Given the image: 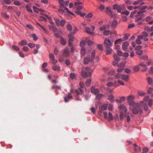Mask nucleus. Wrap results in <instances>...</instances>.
I'll use <instances>...</instances> for the list:
<instances>
[{
    "label": "nucleus",
    "mask_w": 153,
    "mask_h": 153,
    "mask_svg": "<svg viewBox=\"0 0 153 153\" xmlns=\"http://www.w3.org/2000/svg\"><path fill=\"white\" fill-rule=\"evenodd\" d=\"M59 4V7L60 8H64L65 10H66V12L69 14H70L74 16V14L70 11L68 8L67 7L69 4V1H65V0H58Z\"/></svg>",
    "instance_id": "nucleus-1"
},
{
    "label": "nucleus",
    "mask_w": 153,
    "mask_h": 153,
    "mask_svg": "<svg viewBox=\"0 0 153 153\" xmlns=\"http://www.w3.org/2000/svg\"><path fill=\"white\" fill-rule=\"evenodd\" d=\"M119 112L120 113V118L121 120L124 119L125 115L127 114V108L125 106L123 105H121L118 106Z\"/></svg>",
    "instance_id": "nucleus-2"
},
{
    "label": "nucleus",
    "mask_w": 153,
    "mask_h": 153,
    "mask_svg": "<svg viewBox=\"0 0 153 153\" xmlns=\"http://www.w3.org/2000/svg\"><path fill=\"white\" fill-rule=\"evenodd\" d=\"M144 12H145V11L143 10L138 11L135 10L131 12L130 14V16L131 18L135 16L137 19H142L143 13Z\"/></svg>",
    "instance_id": "nucleus-3"
},
{
    "label": "nucleus",
    "mask_w": 153,
    "mask_h": 153,
    "mask_svg": "<svg viewBox=\"0 0 153 153\" xmlns=\"http://www.w3.org/2000/svg\"><path fill=\"white\" fill-rule=\"evenodd\" d=\"M105 13L110 17H113L114 18H117V15L115 14H113L112 10H111V8L107 6L105 8Z\"/></svg>",
    "instance_id": "nucleus-4"
},
{
    "label": "nucleus",
    "mask_w": 153,
    "mask_h": 153,
    "mask_svg": "<svg viewBox=\"0 0 153 153\" xmlns=\"http://www.w3.org/2000/svg\"><path fill=\"white\" fill-rule=\"evenodd\" d=\"M85 69L88 73V74L85 71H82V76L85 78H86L87 76H90L91 75V74L93 72L92 70L89 67H86Z\"/></svg>",
    "instance_id": "nucleus-5"
},
{
    "label": "nucleus",
    "mask_w": 153,
    "mask_h": 153,
    "mask_svg": "<svg viewBox=\"0 0 153 153\" xmlns=\"http://www.w3.org/2000/svg\"><path fill=\"white\" fill-rule=\"evenodd\" d=\"M126 8L125 6L123 4L118 5L117 4H115L113 6V9L115 10H117L118 13H120L122 9Z\"/></svg>",
    "instance_id": "nucleus-6"
},
{
    "label": "nucleus",
    "mask_w": 153,
    "mask_h": 153,
    "mask_svg": "<svg viewBox=\"0 0 153 153\" xmlns=\"http://www.w3.org/2000/svg\"><path fill=\"white\" fill-rule=\"evenodd\" d=\"M104 44L105 48H108L112 46L113 44L112 42L110 39L106 38L104 39Z\"/></svg>",
    "instance_id": "nucleus-7"
},
{
    "label": "nucleus",
    "mask_w": 153,
    "mask_h": 153,
    "mask_svg": "<svg viewBox=\"0 0 153 153\" xmlns=\"http://www.w3.org/2000/svg\"><path fill=\"white\" fill-rule=\"evenodd\" d=\"M103 115L104 118L108 119L109 121L112 120L114 119L113 115L111 112H109L108 114L106 112L104 111L103 112Z\"/></svg>",
    "instance_id": "nucleus-8"
},
{
    "label": "nucleus",
    "mask_w": 153,
    "mask_h": 153,
    "mask_svg": "<svg viewBox=\"0 0 153 153\" xmlns=\"http://www.w3.org/2000/svg\"><path fill=\"white\" fill-rule=\"evenodd\" d=\"M95 27L94 26H92L90 28L89 27H85L84 29L85 32L91 35H92L93 34V32L94 30Z\"/></svg>",
    "instance_id": "nucleus-9"
},
{
    "label": "nucleus",
    "mask_w": 153,
    "mask_h": 153,
    "mask_svg": "<svg viewBox=\"0 0 153 153\" xmlns=\"http://www.w3.org/2000/svg\"><path fill=\"white\" fill-rule=\"evenodd\" d=\"M108 108V104H102L101 106L99 107V113H103L104 110H106Z\"/></svg>",
    "instance_id": "nucleus-10"
},
{
    "label": "nucleus",
    "mask_w": 153,
    "mask_h": 153,
    "mask_svg": "<svg viewBox=\"0 0 153 153\" xmlns=\"http://www.w3.org/2000/svg\"><path fill=\"white\" fill-rule=\"evenodd\" d=\"M142 46L141 45H138L136 47L135 50L136 51V53L138 55L142 54L143 53V51L141 50Z\"/></svg>",
    "instance_id": "nucleus-11"
},
{
    "label": "nucleus",
    "mask_w": 153,
    "mask_h": 153,
    "mask_svg": "<svg viewBox=\"0 0 153 153\" xmlns=\"http://www.w3.org/2000/svg\"><path fill=\"white\" fill-rule=\"evenodd\" d=\"M107 85L108 87L114 86L116 88L119 86V85L116 81H115L114 83L111 82H108L107 84Z\"/></svg>",
    "instance_id": "nucleus-12"
},
{
    "label": "nucleus",
    "mask_w": 153,
    "mask_h": 153,
    "mask_svg": "<svg viewBox=\"0 0 153 153\" xmlns=\"http://www.w3.org/2000/svg\"><path fill=\"white\" fill-rule=\"evenodd\" d=\"M54 20L56 24L58 26H63L65 23V21L64 20L60 21L57 19H54Z\"/></svg>",
    "instance_id": "nucleus-13"
},
{
    "label": "nucleus",
    "mask_w": 153,
    "mask_h": 153,
    "mask_svg": "<svg viewBox=\"0 0 153 153\" xmlns=\"http://www.w3.org/2000/svg\"><path fill=\"white\" fill-rule=\"evenodd\" d=\"M32 7V4L31 3L26 4L25 6V8L27 11L30 13H33Z\"/></svg>",
    "instance_id": "nucleus-14"
},
{
    "label": "nucleus",
    "mask_w": 153,
    "mask_h": 153,
    "mask_svg": "<svg viewBox=\"0 0 153 153\" xmlns=\"http://www.w3.org/2000/svg\"><path fill=\"white\" fill-rule=\"evenodd\" d=\"M91 91L93 94H97L99 93V90L98 89L92 86L91 88Z\"/></svg>",
    "instance_id": "nucleus-15"
},
{
    "label": "nucleus",
    "mask_w": 153,
    "mask_h": 153,
    "mask_svg": "<svg viewBox=\"0 0 153 153\" xmlns=\"http://www.w3.org/2000/svg\"><path fill=\"white\" fill-rule=\"evenodd\" d=\"M148 36V33L146 32H144L142 33L141 35L139 36H141L142 37V39H143L145 41H147L148 40V39L147 37Z\"/></svg>",
    "instance_id": "nucleus-16"
},
{
    "label": "nucleus",
    "mask_w": 153,
    "mask_h": 153,
    "mask_svg": "<svg viewBox=\"0 0 153 153\" xmlns=\"http://www.w3.org/2000/svg\"><path fill=\"white\" fill-rule=\"evenodd\" d=\"M49 58L53 64H56L57 62L56 60L55 59L54 56L52 53L49 54Z\"/></svg>",
    "instance_id": "nucleus-17"
},
{
    "label": "nucleus",
    "mask_w": 153,
    "mask_h": 153,
    "mask_svg": "<svg viewBox=\"0 0 153 153\" xmlns=\"http://www.w3.org/2000/svg\"><path fill=\"white\" fill-rule=\"evenodd\" d=\"M72 98V96L71 94H68L67 95L64 97V100L65 102H68Z\"/></svg>",
    "instance_id": "nucleus-18"
},
{
    "label": "nucleus",
    "mask_w": 153,
    "mask_h": 153,
    "mask_svg": "<svg viewBox=\"0 0 153 153\" xmlns=\"http://www.w3.org/2000/svg\"><path fill=\"white\" fill-rule=\"evenodd\" d=\"M127 100L128 102H130L134 100L135 97L133 95H129L127 97Z\"/></svg>",
    "instance_id": "nucleus-19"
},
{
    "label": "nucleus",
    "mask_w": 153,
    "mask_h": 153,
    "mask_svg": "<svg viewBox=\"0 0 153 153\" xmlns=\"http://www.w3.org/2000/svg\"><path fill=\"white\" fill-rule=\"evenodd\" d=\"M27 45L31 48H33L36 47V48L39 49L40 47L39 45H35V44L33 43H29L27 44Z\"/></svg>",
    "instance_id": "nucleus-20"
},
{
    "label": "nucleus",
    "mask_w": 153,
    "mask_h": 153,
    "mask_svg": "<svg viewBox=\"0 0 153 153\" xmlns=\"http://www.w3.org/2000/svg\"><path fill=\"white\" fill-rule=\"evenodd\" d=\"M129 45V43L128 42H125L122 44V48L123 50H126L128 48V47Z\"/></svg>",
    "instance_id": "nucleus-21"
},
{
    "label": "nucleus",
    "mask_w": 153,
    "mask_h": 153,
    "mask_svg": "<svg viewBox=\"0 0 153 153\" xmlns=\"http://www.w3.org/2000/svg\"><path fill=\"white\" fill-rule=\"evenodd\" d=\"M110 47L105 48V51L107 55L111 54L112 52V50Z\"/></svg>",
    "instance_id": "nucleus-22"
},
{
    "label": "nucleus",
    "mask_w": 153,
    "mask_h": 153,
    "mask_svg": "<svg viewBox=\"0 0 153 153\" xmlns=\"http://www.w3.org/2000/svg\"><path fill=\"white\" fill-rule=\"evenodd\" d=\"M132 111L133 113L134 114H137L139 112L141 113L142 112V110H140L138 107L134 108L133 109Z\"/></svg>",
    "instance_id": "nucleus-23"
},
{
    "label": "nucleus",
    "mask_w": 153,
    "mask_h": 153,
    "mask_svg": "<svg viewBox=\"0 0 153 153\" xmlns=\"http://www.w3.org/2000/svg\"><path fill=\"white\" fill-rule=\"evenodd\" d=\"M149 100V97L148 96H146L143 99V100L141 101L140 102V104L141 105H142V103H145L144 102H147Z\"/></svg>",
    "instance_id": "nucleus-24"
},
{
    "label": "nucleus",
    "mask_w": 153,
    "mask_h": 153,
    "mask_svg": "<svg viewBox=\"0 0 153 153\" xmlns=\"http://www.w3.org/2000/svg\"><path fill=\"white\" fill-rule=\"evenodd\" d=\"M93 61V60L91 59L90 57L89 58L88 57H86L84 59V63L85 64H87L89 62L92 61Z\"/></svg>",
    "instance_id": "nucleus-25"
},
{
    "label": "nucleus",
    "mask_w": 153,
    "mask_h": 153,
    "mask_svg": "<svg viewBox=\"0 0 153 153\" xmlns=\"http://www.w3.org/2000/svg\"><path fill=\"white\" fill-rule=\"evenodd\" d=\"M69 52L68 48H66L63 51V55L65 57L68 56H69Z\"/></svg>",
    "instance_id": "nucleus-26"
},
{
    "label": "nucleus",
    "mask_w": 153,
    "mask_h": 153,
    "mask_svg": "<svg viewBox=\"0 0 153 153\" xmlns=\"http://www.w3.org/2000/svg\"><path fill=\"white\" fill-rule=\"evenodd\" d=\"M68 41L73 42L74 40V37L72 33H70L68 35Z\"/></svg>",
    "instance_id": "nucleus-27"
},
{
    "label": "nucleus",
    "mask_w": 153,
    "mask_h": 153,
    "mask_svg": "<svg viewBox=\"0 0 153 153\" xmlns=\"http://www.w3.org/2000/svg\"><path fill=\"white\" fill-rule=\"evenodd\" d=\"M134 145L135 146L134 148V150L135 151L137 152L141 151V148L140 146H137L136 144H134Z\"/></svg>",
    "instance_id": "nucleus-28"
},
{
    "label": "nucleus",
    "mask_w": 153,
    "mask_h": 153,
    "mask_svg": "<svg viewBox=\"0 0 153 153\" xmlns=\"http://www.w3.org/2000/svg\"><path fill=\"white\" fill-rule=\"evenodd\" d=\"M83 3V0H76L75 1L74 3L75 6L80 5L82 4Z\"/></svg>",
    "instance_id": "nucleus-29"
},
{
    "label": "nucleus",
    "mask_w": 153,
    "mask_h": 153,
    "mask_svg": "<svg viewBox=\"0 0 153 153\" xmlns=\"http://www.w3.org/2000/svg\"><path fill=\"white\" fill-rule=\"evenodd\" d=\"M121 78L125 81H128L129 79V76L126 75H122Z\"/></svg>",
    "instance_id": "nucleus-30"
},
{
    "label": "nucleus",
    "mask_w": 153,
    "mask_h": 153,
    "mask_svg": "<svg viewBox=\"0 0 153 153\" xmlns=\"http://www.w3.org/2000/svg\"><path fill=\"white\" fill-rule=\"evenodd\" d=\"M52 69L54 71H59L60 70V68L59 65H54L52 67Z\"/></svg>",
    "instance_id": "nucleus-31"
},
{
    "label": "nucleus",
    "mask_w": 153,
    "mask_h": 153,
    "mask_svg": "<svg viewBox=\"0 0 153 153\" xmlns=\"http://www.w3.org/2000/svg\"><path fill=\"white\" fill-rule=\"evenodd\" d=\"M144 21L143 19H137L135 20V22H137V25H140L142 24L143 22Z\"/></svg>",
    "instance_id": "nucleus-32"
},
{
    "label": "nucleus",
    "mask_w": 153,
    "mask_h": 153,
    "mask_svg": "<svg viewBox=\"0 0 153 153\" xmlns=\"http://www.w3.org/2000/svg\"><path fill=\"white\" fill-rule=\"evenodd\" d=\"M75 13L77 15H79L81 17H83L86 16L85 13H82L81 11L79 10H76L75 11Z\"/></svg>",
    "instance_id": "nucleus-33"
},
{
    "label": "nucleus",
    "mask_w": 153,
    "mask_h": 153,
    "mask_svg": "<svg viewBox=\"0 0 153 153\" xmlns=\"http://www.w3.org/2000/svg\"><path fill=\"white\" fill-rule=\"evenodd\" d=\"M108 99L110 100L111 102H114V96L112 94L109 95L108 97Z\"/></svg>",
    "instance_id": "nucleus-34"
},
{
    "label": "nucleus",
    "mask_w": 153,
    "mask_h": 153,
    "mask_svg": "<svg viewBox=\"0 0 153 153\" xmlns=\"http://www.w3.org/2000/svg\"><path fill=\"white\" fill-rule=\"evenodd\" d=\"M142 37L141 36H139L137 37V38L136 41V43L137 44H140L142 43V42L141 41V39H143Z\"/></svg>",
    "instance_id": "nucleus-35"
},
{
    "label": "nucleus",
    "mask_w": 153,
    "mask_h": 153,
    "mask_svg": "<svg viewBox=\"0 0 153 153\" xmlns=\"http://www.w3.org/2000/svg\"><path fill=\"white\" fill-rule=\"evenodd\" d=\"M137 93L140 96L142 97H143L146 94L145 92L141 90L138 91Z\"/></svg>",
    "instance_id": "nucleus-36"
},
{
    "label": "nucleus",
    "mask_w": 153,
    "mask_h": 153,
    "mask_svg": "<svg viewBox=\"0 0 153 153\" xmlns=\"http://www.w3.org/2000/svg\"><path fill=\"white\" fill-rule=\"evenodd\" d=\"M143 1V0H137V1H135L133 2V4L134 5H137L139 4H145L144 2H141Z\"/></svg>",
    "instance_id": "nucleus-37"
},
{
    "label": "nucleus",
    "mask_w": 153,
    "mask_h": 153,
    "mask_svg": "<svg viewBox=\"0 0 153 153\" xmlns=\"http://www.w3.org/2000/svg\"><path fill=\"white\" fill-rule=\"evenodd\" d=\"M76 92L77 95H82L83 93V91L79 88L76 90Z\"/></svg>",
    "instance_id": "nucleus-38"
},
{
    "label": "nucleus",
    "mask_w": 153,
    "mask_h": 153,
    "mask_svg": "<svg viewBox=\"0 0 153 153\" xmlns=\"http://www.w3.org/2000/svg\"><path fill=\"white\" fill-rule=\"evenodd\" d=\"M140 7H133L131 6H128L127 7V9L129 10H132L133 9H135L138 8H139V9H140Z\"/></svg>",
    "instance_id": "nucleus-39"
},
{
    "label": "nucleus",
    "mask_w": 153,
    "mask_h": 153,
    "mask_svg": "<svg viewBox=\"0 0 153 153\" xmlns=\"http://www.w3.org/2000/svg\"><path fill=\"white\" fill-rule=\"evenodd\" d=\"M30 37H32L33 39V40L35 41H36L38 39V38L36 36V34L34 33L30 35Z\"/></svg>",
    "instance_id": "nucleus-40"
},
{
    "label": "nucleus",
    "mask_w": 153,
    "mask_h": 153,
    "mask_svg": "<svg viewBox=\"0 0 153 153\" xmlns=\"http://www.w3.org/2000/svg\"><path fill=\"white\" fill-rule=\"evenodd\" d=\"M123 41L122 39L121 38H120L118 39H116L115 42H114V44L115 45H117L118 44H119L121 43Z\"/></svg>",
    "instance_id": "nucleus-41"
},
{
    "label": "nucleus",
    "mask_w": 153,
    "mask_h": 153,
    "mask_svg": "<svg viewBox=\"0 0 153 153\" xmlns=\"http://www.w3.org/2000/svg\"><path fill=\"white\" fill-rule=\"evenodd\" d=\"M97 108L98 105H96L95 108L94 107H92L90 108V110L93 114H95V109H97Z\"/></svg>",
    "instance_id": "nucleus-42"
},
{
    "label": "nucleus",
    "mask_w": 153,
    "mask_h": 153,
    "mask_svg": "<svg viewBox=\"0 0 153 153\" xmlns=\"http://www.w3.org/2000/svg\"><path fill=\"white\" fill-rule=\"evenodd\" d=\"M60 43L62 45H65L66 44V41L62 37L60 38Z\"/></svg>",
    "instance_id": "nucleus-43"
},
{
    "label": "nucleus",
    "mask_w": 153,
    "mask_h": 153,
    "mask_svg": "<svg viewBox=\"0 0 153 153\" xmlns=\"http://www.w3.org/2000/svg\"><path fill=\"white\" fill-rule=\"evenodd\" d=\"M91 82V79H87L85 83V85L87 87H88Z\"/></svg>",
    "instance_id": "nucleus-44"
},
{
    "label": "nucleus",
    "mask_w": 153,
    "mask_h": 153,
    "mask_svg": "<svg viewBox=\"0 0 153 153\" xmlns=\"http://www.w3.org/2000/svg\"><path fill=\"white\" fill-rule=\"evenodd\" d=\"M117 22L116 20H114L112 23L111 26L114 27H116L117 25Z\"/></svg>",
    "instance_id": "nucleus-45"
},
{
    "label": "nucleus",
    "mask_w": 153,
    "mask_h": 153,
    "mask_svg": "<svg viewBox=\"0 0 153 153\" xmlns=\"http://www.w3.org/2000/svg\"><path fill=\"white\" fill-rule=\"evenodd\" d=\"M33 9L34 12L36 13H38L40 11V9H39L34 6L33 7Z\"/></svg>",
    "instance_id": "nucleus-46"
},
{
    "label": "nucleus",
    "mask_w": 153,
    "mask_h": 153,
    "mask_svg": "<svg viewBox=\"0 0 153 153\" xmlns=\"http://www.w3.org/2000/svg\"><path fill=\"white\" fill-rule=\"evenodd\" d=\"M129 112L127 113V114L125 115V117H126L127 119V122H129L131 120V118L130 116L129 115Z\"/></svg>",
    "instance_id": "nucleus-47"
},
{
    "label": "nucleus",
    "mask_w": 153,
    "mask_h": 153,
    "mask_svg": "<svg viewBox=\"0 0 153 153\" xmlns=\"http://www.w3.org/2000/svg\"><path fill=\"white\" fill-rule=\"evenodd\" d=\"M105 6L102 4L99 7V10L102 12L104 10L105 11Z\"/></svg>",
    "instance_id": "nucleus-48"
},
{
    "label": "nucleus",
    "mask_w": 153,
    "mask_h": 153,
    "mask_svg": "<svg viewBox=\"0 0 153 153\" xmlns=\"http://www.w3.org/2000/svg\"><path fill=\"white\" fill-rule=\"evenodd\" d=\"M115 60L117 62L119 61L120 60V58L116 54H114L113 56Z\"/></svg>",
    "instance_id": "nucleus-49"
},
{
    "label": "nucleus",
    "mask_w": 153,
    "mask_h": 153,
    "mask_svg": "<svg viewBox=\"0 0 153 153\" xmlns=\"http://www.w3.org/2000/svg\"><path fill=\"white\" fill-rule=\"evenodd\" d=\"M85 40L81 41L80 43V45L81 47L83 48L85 44Z\"/></svg>",
    "instance_id": "nucleus-50"
},
{
    "label": "nucleus",
    "mask_w": 153,
    "mask_h": 153,
    "mask_svg": "<svg viewBox=\"0 0 153 153\" xmlns=\"http://www.w3.org/2000/svg\"><path fill=\"white\" fill-rule=\"evenodd\" d=\"M107 28V27L106 25H103L100 28V29L101 30H106Z\"/></svg>",
    "instance_id": "nucleus-51"
},
{
    "label": "nucleus",
    "mask_w": 153,
    "mask_h": 153,
    "mask_svg": "<svg viewBox=\"0 0 153 153\" xmlns=\"http://www.w3.org/2000/svg\"><path fill=\"white\" fill-rule=\"evenodd\" d=\"M27 42L26 40H23L21 41L20 44L22 46L26 45L27 44Z\"/></svg>",
    "instance_id": "nucleus-52"
},
{
    "label": "nucleus",
    "mask_w": 153,
    "mask_h": 153,
    "mask_svg": "<svg viewBox=\"0 0 153 153\" xmlns=\"http://www.w3.org/2000/svg\"><path fill=\"white\" fill-rule=\"evenodd\" d=\"M147 81L149 84L150 85H151L153 82L152 79L150 77H148L147 78Z\"/></svg>",
    "instance_id": "nucleus-53"
},
{
    "label": "nucleus",
    "mask_w": 153,
    "mask_h": 153,
    "mask_svg": "<svg viewBox=\"0 0 153 153\" xmlns=\"http://www.w3.org/2000/svg\"><path fill=\"white\" fill-rule=\"evenodd\" d=\"M86 52L85 49L83 48H82L81 50V54L82 56H84L86 54Z\"/></svg>",
    "instance_id": "nucleus-54"
},
{
    "label": "nucleus",
    "mask_w": 153,
    "mask_h": 153,
    "mask_svg": "<svg viewBox=\"0 0 153 153\" xmlns=\"http://www.w3.org/2000/svg\"><path fill=\"white\" fill-rule=\"evenodd\" d=\"M96 98L98 100L100 99L103 96V95L101 94H96Z\"/></svg>",
    "instance_id": "nucleus-55"
},
{
    "label": "nucleus",
    "mask_w": 153,
    "mask_h": 153,
    "mask_svg": "<svg viewBox=\"0 0 153 153\" xmlns=\"http://www.w3.org/2000/svg\"><path fill=\"white\" fill-rule=\"evenodd\" d=\"M115 73V71L114 70H112L111 71H110L108 74L109 75L112 76Z\"/></svg>",
    "instance_id": "nucleus-56"
},
{
    "label": "nucleus",
    "mask_w": 153,
    "mask_h": 153,
    "mask_svg": "<svg viewBox=\"0 0 153 153\" xmlns=\"http://www.w3.org/2000/svg\"><path fill=\"white\" fill-rule=\"evenodd\" d=\"M95 50H94L91 53V59L94 60L95 57Z\"/></svg>",
    "instance_id": "nucleus-57"
},
{
    "label": "nucleus",
    "mask_w": 153,
    "mask_h": 153,
    "mask_svg": "<svg viewBox=\"0 0 153 153\" xmlns=\"http://www.w3.org/2000/svg\"><path fill=\"white\" fill-rule=\"evenodd\" d=\"M113 108V105L112 104H110L108 106V109L109 111H112Z\"/></svg>",
    "instance_id": "nucleus-58"
},
{
    "label": "nucleus",
    "mask_w": 153,
    "mask_h": 153,
    "mask_svg": "<svg viewBox=\"0 0 153 153\" xmlns=\"http://www.w3.org/2000/svg\"><path fill=\"white\" fill-rule=\"evenodd\" d=\"M52 89H55L56 90L59 89L61 90L60 87V86H59L57 85H54L52 87Z\"/></svg>",
    "instance_id": "nucleus-59"
},
{
    "label": "nucleus",
    "mask_w": 153,
    "mask_h": 153,
    "mask_svg": "<svg viewBox=\"0 0 153 153\" xmlns=\"http://www.w3.org/2000/svg\"><path fill=\"white\" fill-rule=\"evenodd\" d=\"M139 67L138 65L134 67L133 70L134 71H138L139 70Z\"/></svg>",
    "instance_id": "nucleus-60"
},
{
    "label": "nucleus",
    "mask_w": 153,
    "mask_h": 153,
    "mask_svg": "<svg viewBox=\"0 0 153 153\" xmlns=\"http://www.w3.org/2000/svg\"><path fill=\"white\" fill-rule=\"evenodd\" d=\"M118 83V84L119 85V86L120 85H124L125 84L124 82L120 80L119 79H118L117 81Z\"/></svg>",
    "instance_id": "nucleus-61"
},
{
    "label": "nucleus",
    "mask_w": 153,
    "mask_h": 153,
    "mask_svg": "<svg viewBox=\"0 0 153 153\" xmlns=\"http://www.w3.org/2000/svg\"><path fill=\"white\" fill-rule=\"evenodd\" d=\"M125 65V62H121L118 65V66L119 67L123 68L124 66Z\"/></svg>",
    "instance_id": "nucleus-62"
},
{
    "label": "nucleus",
    "mask_w": 153,
    "mask_h": 153,
    "mask_svg": "<svg viewBox=\"0 0 153 153\" xmlns=\"http://www.w3.org/2000/svg\"><path fill=\"white\" fill-rule=\"evenodd\" d=\"M67 28L68 30L71 31L72 30V27L71 25L68 24L67 26Z\"/></svg>",
    "instance_id": "nucleus-63"
},
{
    "label": "nucleus",
    "mask_w": 153,
    "mask_h": 153,
    "mask_svg": "<svg viewBox=\"0 0 153 153\" xmlns=\"http://www.w3.org/2000/svg\"><path fill=\"white\" fill-rule=\"evenodd\" d=\"M153 99H150L148 101V104L151 107V106L153 104Z\"/></svg>",
    "instance_id": "nucleus-64"
}]
</instances>
